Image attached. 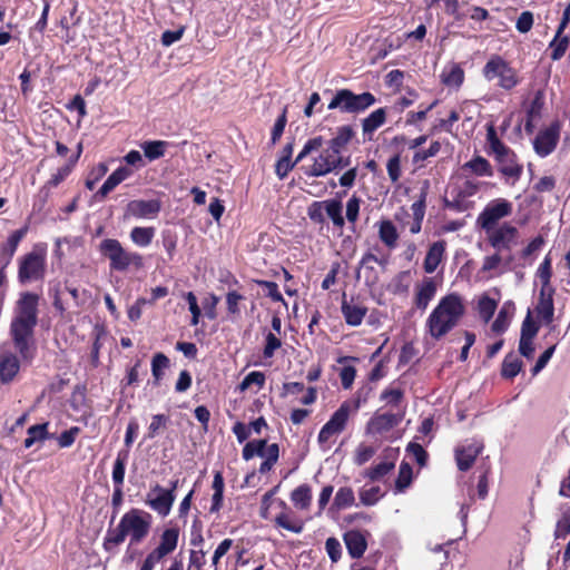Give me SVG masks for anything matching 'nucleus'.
I'll return each instance as SVG.
<instances>
[{
  "instance_id": "nucleus-1",
  "label": "nucleus",
  "mask_w": 570,
  "mask_h": 570,
  "mask_svg": "<svg viewBox=\"0 0 570 570\" xmlns=\"http://www.w3.org/2000/svg\"><path fill=\"white\" fill-rule=\"evenodd\" d=\"M39 296L26 292L20 295L14 309V316L10 324V336L14 350L23 362L30 363L36 354L32 340L33 330L38 323Z\"/></svg>"
},
{
  "instance_id": "nucleus-2",
  "label": "nucleus",
  "mask_w": 570,
  "mask_h": 570,
  "mask_svg": "<svg viewBox=\"0 0 570 570\" xmlns=\"http://www.w3.org/2000/svg\"><path fill=\"white\" fill-rule=\"evenodd\" d=\"M150 527L151 515L148 512L131 509L121 517L115 529L107 531L104 548L110 550L121 544L126 537L130 538L129 546L138 544L148 535Z\"/></svg>"
},
{
  "instance_id": "nucleus-3",
  "label": "nucleus",
  "mask_w": 570,
  "mask_h": 570,
  "mask_svg": "<svg viewBox=\"0 0 570 570\" xmlns=\"http://www.w3.org/2000/svg\"><path fill=\"white\" fill-rule=\"evenodd\" d=\"M465 313L462 297L451 293L442 297L429 315L425 327L434 340H440L450 333Z\"/></svg>"
},
{
  "instance_id": "nucleus-4",
  "label": "nucleus",
  "mask_w": 570,
  "mask_h": 570,
  "mask_svg": "<svg viewBox=\"0 0 570 570\" xmlns=\"http://www.w3.org/2000/svg\"><path fill=\"white\" fill-rule=\"evenodd\" d=\"M99 252L109 259L111 271L126 272L130 266L139 269L144 266L142 256L137 252L126 250L115 238H106L99 244Z\"/></svg>"
},
{
  "instance_id": "nucleus-5",
  "label": "nucleus",
  "mask_w": 570,
  "mask_h": 570,
  "mask_svg": "<svg viewBox=\"0 0 570 570\" xmlns=\"http://www.w3.org/2000/svg\"><path fill=\"white\" fill-rule=\"evenodd\" d=\"M47 272V246L36 244L31 252L19 258L18 281L29 284L43 281Z\"/></svg>"
},
{
  "instance_id": "nucleus-6",
  "label": "nucleus",
  "mask_w": 570,
  "mask_h": 570,
  "mask_svg": "<svg viewBox=\"0 0 570 570\" xmlns=\"http://www.w3.org/2000/svg\"><path fill=\"white\" fill-rule=\"evenodd\" d=\"M365 400V397L362 400L358 393L353 403L345 401L340 405L318 433L317 441L321 446L326 448L333 436L344 431L351 413H356Z\"/></svg>"
},
{
  "instance_id": "nucleus-7",
  "label": "nucleus",
  "mask_w": 570,
  "mask_h": 570,
  "mask_svg": "<svg viewBox=\"0 0 570 570\" xmlns=\"http://www.w3.org/2000/svg\"><path fill=\"white\" fill-rule=\"evenodd\" d=\"M375 102V96L368 91L354 94L350 89H340L335 92L327 108L330 110L338 109L344 114H361Z\"/></svg>"
},
{
  "instance_id": "nucleus-8",
  "label": "nucleus",
  "mask_w": 570,
  "mask_h": 570,
  "mask_svg": "<svg viewBox=\"0 0 570 570\" xmlns=\"http://www.w3.org/2000/svg\"><path fill=\"white\" fill-rule=\"evenodd\" d=\"M482 75L488 81L498 79L497 85L504 90L513 89L520 81L517 70L499 55H493L487 61Z\"/></svg>"
},
{
  "instance_id": "nucleus-9",
  "label": "nucleus",
  "mask_w": 570,
  "mask_h": 570,
  "mask_svg": "<svg viewBox=\"0 0 570 570\" xmlns=\"http://www.w3.org/2000/svg\"><path fill=\"white\" fill-rule=\"evenodd\" d=\"M513 204L505 198H495L489 202L478 215L476 225L482 229H492L499 226V222L511 216Z\"/></svg>"
},
{
  "instance_id": "nucleus-10",
  "label": "nucleus",
  "mask_w": 570,
  "mask_h": 570,
  "mask_svg": "<svg viewBox=\"0 0 570 570\" xmlns=\"http://www.w3.org/2000/svg\"><path fill=\"white\" fill-rule=\"evenodd\" d=\"M348 165V158L334 154L330 148H325L314 158L312 166L305 174L309 177H322Z\"/></svg>"
},
{
  "instance_id": "nucleus-11",
  "label": "nucleus",
  "mask_w": 570,
  "mask_h": 570,
  "mask_svg": "<svg viewBox=\"0 0 570 570\" xmlns=\"http://www.w3.org/2000/svg\"><path fill=\"white\" fill-rule=\"evenodd\" d=\"M498 163L499 173L505 178L508 184L514 185L522 176L523 166L519 163L515 153L508 146L493 153Z\"/></svg>"
},
{
  "instance_id": "nucleus-12",
  "label": "nucleus",
  "mask_w": 570,
  "mask_h": 570,
  "mask_svg": "<svg viewBox=\"0 0 570 570\" xmlns=\"http://www.w3.org/2000/svg\"><path fill=\"white\" fill-rule=\"evenodd\" d=\"M489 244L500 250H510L518 243L519 230L511 223H503L492 229L483 230Z\"/></svg>"
},
{
  "instance_id": "nucleus-13",
  "label": "nucleus",
  "mask_w": 570,
  "mask_h": 570,
  "mask_svg": "<svg viewBox=\"0 0 570 570\" xmlns=\"http://www.w3.org/2000/svg\"><path fill=\"white\" fill-rule=\"evenodd\" d=\"M176 495L171 490H166L159 484H155L147 493L146 504L160 517H167L170 513Z\"/></svg>"
},
{
  "instance_id": "nucleus-14",
  "label": "nucleus",
  "mask_w": 570,
  "mask_h": 570,
  "mask_svg": "<svg viewBox=\"0 0 570 570\" xmlns=\"http://www.w3.org/2000/svg\"><path fill=\"white\" fill-rule=\"evenodd\" d=\"M560 138V125L551 124L549 127L540 130L533 140L535 154L544 158L553 153Z\"/></svg>"
},
{
  "instance_id": "nucleus-15",
  "label": "nucleus",
  "mask_w": 570,
  "mask_h": 570,
  "mask_svg": "<svg viewBox=\"0 0 570 570\" xmlns=\"http://www.w3.org/2000/svg\"><path fill=\"white\" fill-rule=\"evenodd\" d=\"M403 420V413H375L367 422L365 432L373 436H383L397 426Z\"/></svg>"
},
{
  "instance_id": "nucleus-16",
  "label": "nucleus",
  "mask_w": 570,
  "mask_h": 570,
  "mask_svg": "<svg viewBox=\"0 0 570 570\" xmlns=\"http://www.w3.org/2000/svg\"><path fill=\"white\" fill-rule=\"evenodd\" d=\"M161 209L158 199H135L130 200L125 208V218L153 219Z\"/></svg>"
},
{
  "instance_id": "nucleus-17",
  "label": "nucleus",
  "mask_w": 570,
  "mask_h": 570,
  "mask_svg": "<svg viewBox=\"0 0 570 570\" xmlns=\"http://www.w3.org/2000/svg\"><path fill=\"white\" fill-rule=\"evenodd\" d=\"M12 347L13 343H4L0 346V381L11 382L20 370V361Z\"/></svg>"
},
{
  "instance_id": "nucleus-18",
  "label": "nucleus",
  "mask_w": 570,
  "mask_h": 570,
  "mask_svg": "<svg viewBox=\"0 0 570 570\" xmlns=\"http://www.w3.org/2000/svg\"><path fill=\"white\" fill-rule=\"evenodd\" d=\"M553 293L552 287H541L539 302L535 306V312L541 321L549 325L553 321L554 306H553Z\"/></svg>"
},
{
  "instance_id": "nucleus-19",
  "label": "nucleus",
  "mask_w": 570,
  "mask_h": 570,
  "mask_svg": "<svg viewBox=\"0 0 570 570\" xmlns=\"http://www.w3.org/2000/svg\"><path fill=\"white\" fill-rule=\"evenodd\" d=\"M436 294V283L432 277H425L415 287L414 304L421 309L425 311L430 302Z\"/></svg>"
},
{
  "instance_id": "nucleus-20",
  "label": "nucleus",
  "mask_w": 570,
  "mask_h": 570,
  "mask_svg": "<svg viewBox=\"0 0 570 570\" xmlns=\"http://www.w3.org/2000/svg\"><path fill=\"white\" fill-rule=\"evenodd\" d=\"M482 445L472 442L455 450V459L459 470L468 471L480 454Z\"/></svg>"
},
{
  "instance_id": "nucleus-21",
  "label": "nucleus",
  "mask_w": 570,
  "mask_h": 570,
  "mask_svg": "<svg viewBox=\"0 0 570 570\" xmlns=\"http://www.w3.org/2000/svg\"><path fill=\"white\" fill-rule=\"evenodd\" d=\"M27 232L28 226L17 229L8 237V239L3 244H1L0 261L3 263V267H6L10 263L19 246V243L26 236Z\"/></svg>"
},
{
  "instance_id": "nucleus-22",
  "label": "nucleus",
  "mask_w": 570,
  "mask_h": 570,
  "mask_svg": "<svg viewBox=\"0 0 570 570\" xmlns=\"http://www.w3.org/2000/svg\"><path fill=\"white\" fill-rule=\"evenodd\" d=\"M341 311L346 324L350 326L361 325L367 313V308L364 305L346 301L345 298L342 302Z\"/></svg>"
},
{
  "instance_id": "nucleus-23",
  "label": "nucleus",
  "mask_w": 570,
  "mask_h": 570,
  "mask_svg": "<svg viewBox=\"0 0 570 570\" xmlns=\"http://www.w3.org/2000/svg\"><path fill=\"white\" fill-rule=\"evenodd\" d=\"M445 242L438 240L434 242L426 253V256L423 262V268L425 273L432 274L436 271L438 266L442 262L445 253Z\"/></svg>"
},
{
  "instance_id": "nucleus-24",
  "label": "nucleus",
  "mask_w": 570,
  "mask_h": 570,
  "mask_svg": "<svg viewBox=\"0 0 570 570\" xmlns=\"http://www.w3.org/2000/svg\"><path fill=\"white\" fill-rule=\"evenodd\" d=\"M346 549L352 558H361L367 547L364 535L358 531H348L344 535Z\"/></svg>"
},
{
  "instance_id": "nucleus-25",
  "label": "nucleus",
  "mask_w": 570,
  "mask_h": 570,
  "mask_svg": "<svg viewBox=\"0 0 570 570\" xmlns=\"http://www.w3.org/2000/svg\"><path fill=\"white\" fill-rule=\"evenodd\" d=\"M441 81L446 87L459 89L464 81V70L458 63H451L443 68Z\"/></svg>"
},
{
  "instance_id": "nucleus-26",
  "label": "nucleus",
  "mask_w": 570,
  "mask_h": 570,
  "mask_svg": "<svg viewBox=\"0 0 570 570\" xmlns=\"http://www.w3.org/2000/svg\"><path fill=\"white\" fill-rule=\"evenodd\" d=\"M463 171H469L480 177H491L493 176V169L491 164L481 156H476L471 160L466 161L462 166Z\"/></svg>"
},
{
  "instance_id": "nucleus-27",
  "label": "nucleus",
  "mask_w": 570,
  "mask_h": 570,
  "mask_svg": "<svg viewBox=\"0 0 570 570\" xmlns=\"http://www.w3.org/2000/svg\"><path fill=\"white\" fill-rule=\"evenodd\" d=\"M379 237L389 249L396 247L399 233L391 220L385 219L379 223Z\"/></svg>"
},
{
  "instance_id": "nucleus-28",
  "label": "nucleus",
  "mask_w": 570,
  "mask_h": 570,
  "mask_svg": "<svg viewBox=\"0 0 570 570\" xmlns=\"http://www.w3.org/2000/svg\"><path fill=\"white\" fill-rule=\"evenodd\" d=\"M168 147L169 142L166 140H147L140 144V148L149 161L164 157Z\"/></svg>"
},
{
  "instance_id": "nucleus-29",
  "label": "nucleus",
  "mask_w": 570,
  "mask_h": 570,
  "mask_svg": "<svg viewBox=\"0 0 570 570\" xmlns=\"http://www.w3.org/2000/svg\"><path fill=\"white\" fill-rule=\"evenodd\" d=\"M179 531L176 528L166 529L160 535V542L157 548L164 557L175 551L178 544Z\"/></svg>"
},
{
  "instance_id": "nucleus-30",
  "label": "nucleus",
  "mask_w": 570,
  "mask_h": 570,
  "mask_svg": "<svg viewBox=\"0 0 570 570\" xmlns=\"http://www.w3.org/2000/svg\"><path fill=\"white\" fill-rule=\"evenodd\" d=\"M354 136L351 126H342L337 128L336 136L328 141V147L334 154L341 155V150L351 141Z\"/></svg>"
},
{
  "instance_id": "nucleus-31",
  "label": "nucleus",
  "mask_w": 570,
  "mask_h": 570,
  "mask_svg": "<svg viewBox=\"0 0 570 570\" xmlns=\"http://www.w3.org/2000/svg\"><path fill=\"white\" fill-rule=\"evenodd\" d=\"M386 120V110L384 108H379L372 111L366 118L362 121V129L364 135H371L375 130H377L381 126L384 125Z\"/></svg>"
},
{
  "instance_id": "nucleus-32",
  "label": "nucleus",
  "mask_w": 570,
  "mask_h": 570,
  "mask_svg": "<svg viewBox=\"0 0 570 570\" xmlns=\"http://www.w3.org/2000/svg\"><path fill=\"white\" fill-rule=\"evenodd\" d=\"M49 423L31 425L27 430V438L23 445L26 449L31 448L35 443L48 440L51 435L48 432Z\"/></svg>"
},
{
  "instance_id": "nucleus-33",
  "label": "nucleus",
  "mask_w": 570,
  "mask_h": 570,
  "mask_svg": "<svg viewBox=\"0 0 570 570\" xmlns=\"http://www.w3.org/2000/svg\"><path fill=\"white\" fill-rule=\"evenodd\" d=\"M293 504L299 510H306L312 502V490L308 484H301L291 493Z\"/></svg>"
},
{
  "instance_id": "nucleus-34",
  "label": "nucleus",
  "mask_w": 570,
  "mask_h": 570,
  "mask_svg": "<svg viewBox=\"0 0 570 570\" xmlns=\"http://www.w3.org/2000/svg\"><path fill=\"white\" fill-rule=\"evenodd\" d=\"M569 43V36L563 35V32L559 33V30H557L553 39L549 43V49H551V59L554 61L560 60L564 56Z\"/></svg>"
},
{
  "instance_id": "nucleus-35",
  "label": "nucleus",
  "mask_w": 570,
  "mask_h": 570,
  "mask_svg": "<svg viewBox=\"0 0 570 570\" xmlns=\"http://www.w3.org/2000/svg\"><path fill=\"white\" fill-rule=\"evenodd\" d=\"M129 456V450H120L117 453L112 466V482L114 485H124L126 463Z\"/></svg>"
},
{
  "instance_id": "nucleus-36",
  "label": "nucleus",
  "mask_w": 570,
  "mask_h": 570,
  "mask_svg": "<svg viewBox=\"0 0 570 570\" xmlns=\"http://www.w3.org/2000/svg\"><path fill=\"white\" fill-rule=\"evenodd\" d=\"M429 189H430V183H429V180H424L422 184V187L420 189L417 199L411 206L413 218H415V220L424 219L425 208H426V197L429 194Z\"/></svg>"
},
{
  "instance_id": "nucleus-37",
  "label": "nucleus",
  "mask_w": 570,
  "mask_h": 570,
  "mask_svg": "<svg viewBox=\"0 0 570 570\" xmlns=\"http://www.w3.org/2000/svg\"><path fill=\"white\" fill-rule=\"evenodd\" d=\"M325 214L333 222L334 226L342 228L345 225V219L342 214V203L336 199L323 200Z\"/></svg>"
},
{
  "instance_id": "nucleus-38",
  "label": "nucleus",
  "mask_w": 570,
  "mask_h": 570,
  "mask_svg": "<svg viewBox=\"0 0 570 570\" xmlns=\"http://www.w3.org/2000/svg\"><path fill=\"white\" fill-rule=\"evenodd\" d=\"M278 485L274 487L272 490H269L268 492H266L263 498H262V503H261V517L265 520L269 519V509L271 507L276 503L279 508H282L283 510H286L287 509V504L285 501L281 500V499H274V495L276 494V492L278 491Z\"/></svg>"
},
{
  "instance_id": "nucleus-39",
  "label": "nucleus",
  "mask_w": 570,
  "mask_h": 570,
  "mask_svg": "<svg viewBox=\"0 0 570 570\" xmlns=\"http://www.w3.org/2000/svg\"><path fill=\"white\" fill-rule=\"evenodd\" d=\"M355 504L354 491L348 487H342L337 490L332 509L344 510Z\"/></svg>"
},
{
  "instance_id": "nucleus-40",
  "label": "nucleus",
  "mask_w": 570,
  "mask_h": 570,
  "mask_svg": "<svg viewBox=\"0 0 570 570\" xmlns=\"http://www.w3.org/2000/svg\"><path fill=\"white\" fill-rule=\"evenodd\" d=\"M274 521L277 527L293 533H301L304 529V523L299 519L293 518L291 513L285 511L277 514Z\"/></svg>"
},
{
  "instance_id": "nucleus-41",
  "label": "nucleus",
  "mask_w": 570,
  "mask_h": 570,
  "mask_svg": "<svg viewBox=\"0 0 570 570\" xmlns=\"http://www.w3.org/2000/svg\"><path fill=\"white\" fill-rule=\"evenodd\" d=\"M155 236L154 227H134L130 232V239L139 247H147Z\"/></svg>"
},
{
  "instance_id": "nucleus-42",
  "label": "nucleus",
  "mask_w": 570,
  "mask_h": 570,
  "mask_svg": "<svg viewBox=\"0 0 570 570\" xmlns=\"http://www.w3.org/2000/svg\"><path fill=\"white\" fill-rule=\"evenodd\" d=\"M169 366V358L163 354L157 353L154 355L151 361V373L154 377V384L158 385L164 377L165 370Z\"/></svg>"
},
{
  "instance_id": "nucleus-43",
  "label": "nucleus",
  "mask_w": 570,
  "mask_h": 570,
  "mask_svg": "<svg viewBox=\"0 0 570 570\" xmlns=\"http://www.w3.org/2000/svg\"><path fill=\"white\" fill-rule=\"evenodd\" d=\"M267 446L268 445H266V441L265 440H253V441H249L243 448V452H242L243 459L245 461H249L250 459H253L256 455L263 458L264 455H266Z\"/></svg>"
},
{
  "instance_id": "nucleus-44",
  "label": "nucleus",
  "mask_w": 570,
  "mask_h": 570,
  "mask_svg": "<svg viewBox=\"0 0 570 570\" xmlns=\"http://www.w3.org/2000/svg\"><path fill=\"white\" fill-rule=\"evenodd\" d=\"M412 475H413L412 466L407 462L403 461L400 464L399 475L395 481V492L396 493H402L410 487V484L412 482Z\"/></svg>"
},
{
  "instance_id": "nucleus-45",
  "label": "nucleus",
  "mask_w": 570,
  "mask_h": 570,
  "mask_svg": "<svg viewBox=\"0 0 570 570\" xmlns=\"http://www.w3.org/2000/svg\"><path fill=\"white\" fill-rule=\"evenodd\" d=\"M497 307V301L489 297L488 295L484 294L479 298L478 312L484 323H488L492 318Z\"/></svg>"
},
{
  "instance_id": "nucleus-46",
  "label": "nucleus",
  "mask_w": 570,
  "mask_h": 570,
  "mask_svg": "<svg viewBox=\"0 0 570 570\" xmlns=\"http://www.w3.org/2000/svg\"><path fill=\"white\" fill-rule=\"evenodd\" d=\"M522 368V362L512 353L508 354L502 363V376L505 379L515 377Z\"/></svg>"
},
{
  "instance_id": "nucleus-47",
  "label": "nucleus",
  "mask_w": 570,
  "mask_h": 570,
  "mask_svg": "<svg viewBox=\"0 0 570 570\" xmlns=\"http://www.w3.org/2000/svg\"><path fill=\"white\" fill-rule=\"evenodd\" d=\"M264 461L262 462L258 471L262 474H265L272 470L274 464L277 462L279 458V448L278 444L273 443L269 444L266 449V455L263 456Z\"/></svg>"
},
{
  "instance_id": "nucleus-48",
  "label": "nucleus",
  "mask_w": 570,
  "mask_h": 570,
  "mask_svg": "<svg viewBox=\"0 0 570 570\" xmlns=\"http://www.w3.org/2000/svg\"><path fill=\"white\" fill-rule=\"evenodd\" d=\"M394 462L393 461H383L375 466L366 470L365 478L370 479L371 481H379L386 474H389L394 469Z\"/></svg>"
},
{
  "instance_id": "nucleus-49",
  "label": "nucleus",
  "mask_w": 570,
  "mask_h": 570,
  "mask_svg": "<svg viewBox=\"0 0 570 570\" xmlns=\"http://www.w3.org/2000/svg\"><path fill=\"white\" fill-rule=\"evenodd\" d=\"M481 187V183L472 179V178H465L459 186H458V198L461 200L474 196Z\"/></svg>"
},
{
  "instance_id": "nucleus-50",
  "label": "nucleus",
  "mask_w": 570,
  "mask_h": 570,
  "mask_svg": "<svg viewBox=\"0 0 570 570\" xmlns=\"http://www.w3.org/2000/svg\"><path fill=\"white\" fill-rule=\"evenodd\" d=\"M570 534V507L562 510L561 518L558 520L554 530L556 539H564Z\"/></svg>"
},
{
  "instance_id": "nucleus-51",
  "label": "nucleus",
  "mask_w": 570,
  "mask_h": 570,
  "mask_svg": "<svg viewBox=\"0 0 570 570\" xmlns=\"http://www.w3.org/2000/svg\"><path fill=\"white\" fill-rule=\"evenodd\" d=\"M265 380L266 377L263 372L253 371L244 377V380L239 384V390L244 392L253 384H255L257 389L261 390L265 384Z\"/></svg>"
},
{
  "instance_id": "nucleus-52",
  "label": "nucleus",
  "mask_w": 570,
  "mask_h": 570,
  "mask_svg": "<svg viewBox=\"0 0 570 570\" xmlns=\"http://www.w3.org/2000/svg\"><path fill=\"white\" fill-rule=\"evenodd\" d=\"M510 321L511 316L508 313L505 306H503L491 325L492 332H494L495 334L504 333L510 325Z\"/></svg>"
},
{
  "instance_id": "nucleus-53",
  "label": "nucleus",
  "mask_w": 570,
  "mask_h": 570,
  "mask_svg": "<svg viewBox=\"0 0 570 570\" xmlns=\"http://www.w3.org/2000/svg\"><path fill=\"white\" fill-rule=\"evenodd\" d=\"M382 497L380 487H371L368 489L363 488L360 491V501L363 505H374Z\"/></svg>"
},
{
  "instance_id": "nucleus-54",
  "label": "nucleus",
  "mask_w": 570,
  "mask_h": 570,
  "mask_svg": "<svg viewBox=\"0 0 570 570\" xmlns=\"http://www.w3.org/2000/svg\"><path fill=\"white\" fill-rule=\"evenodd\" d=\"M375 453V448L361 443L355 450L354 463L357 465H363L368 462Z\"/></svg>"
},
{
  "instance_id": "nucleus-55",
  "label": "nucleus",
  "mask_w": 570,
  "mask_h": 570,
  "mask_svg": "<svg viewBox=\"0 0 570 570\" xmlns=\"http://www.w3.org/2000/svg\"><path fill=\"white\" fill-rule=\"evenodd\" d=\"M404 393L399 387H387L381 394V400L386 404L397 406L403 400Z\"/></svg>"
},
{
  "instance_id": "nucleus-56",
  "label": "nucleus",
  "mask_w": 570,
  "mask_h": 570,
  "mask_svg": "<svg viewBox=\"0 0 570 570\" xmlns=\"http://www.w3.org/2000/svg\"><path fill=\"white\" fill-rule=\"evenodd\" d=\"M168 423V416L164 414H155L151 417V422L148 426L146 438L154 439L161 429H165Z\"/></svg>"
},
{
  "instance_id": "nucleus-57",
  "label": "nucleus",
  "mask_w": 570,
  "mask_h": 570,
  "mask_svg": "<svg viewBox=\"0 0 570 570\" xmlns=\"http://www.w3.org/2000/svg\"><path fill=\"white\" fill-rule=\"evenodd\" d=\"M73 165L71 163H67L62 167H60L48 180L47 185L49 187H57L60 183H62L72 171Z\"/></svg>"
},
{
  "instance_id": "nucleus-58",
  "label": "nucleus",
  "mask_w": 570,
  "mask_h": 570,
  "mask_svg": "<svg viewBox=\"0 0 570 570\" xmlns=\"http://www.w3.org/2000/svg\"><path fill=\"white\" fill-rule=\"evenodd\" d=\"M406 452L415 459L419 465L424 466L426 464L428 453L421 444L410 442L406 446Z\"/></svg>"
},
{
  "instance_id": "nucleus-59",
  "label": "nucleus",
  "mask_w": 570,
  "mask_h": 570,
  "mask_svg": "<svg viewBox=\"0 0 570 570\" xmlns=\"http://www.w3.org/2000/svg\"><path fill=\"white\" fill-rule=\"evenodd\" d=\"M323 145V138L322 137H315L309 140H307L303 147V149L299 151L295 159V165L299 161H302L308 154L312 151L318 150Z\"/></svg>"
},
{
  "instance_id": "nucleus-60",
  "label": "nucleus",
  "mask_w": 570,
  "mask_h": 570,
  "mask_svg": "<svg viewBox=\"0 0 570 570\" xmlns=\"http://www.w3.org/2000/svg\"><path fill=\"white\" fill-rule=\"evenodd\" d=\"M257 284L266 289V295L274 302H282L285 306L287 305L275 282L258 281Z\"/></svg>"
},
{
  "instance_id": "nucleus-61",
  "label": "nucleus",
  "mask_w": 570,
  "mask_h": 570,
  "mask_svg": "<svg viewBox=\"0 0 570 570\" xmlns=\"http://www.w3.org/2000/svg\"><path fill=\"white\" fill-rule=\"evenodd\" d=\"M79 433L80 429L78 426L63 431L57 439L59 446L62 449L71 446Z\"/></svg>"
},
{
  "instance_id": "nucleus-62",
  "label": "nucleus",
  "mask_w": 570,
  "mask_h": 570,
  "mask_svg": "<svg viewBox=\"0 0 570 570\" xmlns=\"http://www.w3.org/2000/svg\"><path fill=\"white\" fill-rule=\"evenodd\" d=\"M325 549L333 562H337L342 556V547L340 541L336 538H328L325 542Z\"/></svg>"
},
{
  "instance_id": "nucleus-63",
  "label": "nucleus",
  "mask_w": 570,
  "mask_h": 570,
  "mask_svg": "<svg viewBox=\"0 0 570 570\" xmlns=\"http://www.w3.org/2000/svg\"><path fill=\"white\" fill-rule=\"evenodd\" d=\"M361 199L352 196L346 203V219L354 224L358 218Z\"/></svg>"
},
{
  "instance_id": "nucleus-64",
  "label": "nucleus",
  "mask_w": 570,
  "mask_h": 570,
  "mask_svg": "<svg viewBox=\"0 0 570 570\" xmlns=\"http://www.w3.org/2000/svg\"><path fill=\"white\" fill-rule=\"evenodd\" d=\"M533 26V13L530 11H523L515 23V28L521 33H527Z\"/></svg>"
}]
</instances>
